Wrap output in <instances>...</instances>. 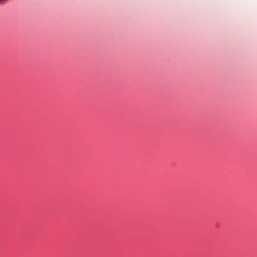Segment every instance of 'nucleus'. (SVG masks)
Instances as JSON below:
<instances>
[{"instance_id":"f257e3e1","label":"nucleus","mask_w":257,"mask_h":257,"mask_svg":"<svg viewBox=\"0 0 257 257\" xmlns=\"http://www.w3.org/2000/svg\"><path fill=\"white\" fill-rule=\"evenodd\" d=\"M8 0H0V5L3 4L4 3H5Z\"/></svg>"}]
</instances>
